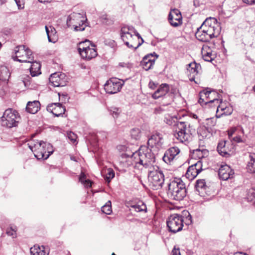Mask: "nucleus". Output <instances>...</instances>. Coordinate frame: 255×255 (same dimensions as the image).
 I'll use <instances>...</instances> for the list:
<instances>
[{"label":"nucleus","instance_id":"72a5a7b5","mask_svg":"<svg viewBox=\"0 0 255 255\" xmlns=\"http://www.w3.org/2000/svg\"><path fill=\"white\" fill-rule=\"evenodd\" d=\"M197 133L199 139L201 140L202 138L207 136L208 134H209V132L205 127H200L198 129Z\"/></svg>","mask_w":255,"mask_h":255},{"label":"nucleus","instance_id":"2eb2a0df","mask_svg":"<svg viewBox=\"0 0 255 255\" xmlns=\"http://www.w3.org/2000/svg\"><path fill=\"white\" fill-rule=\"evenodd\" d=\"M130 29L127 28L126 26L123 27L121 30V37L123 40L125 42V44L129 48L136 49L141 43L139 42L136 46H134L132 44H130L129 42L127 40H130L132 38V35L129 32Z\"/></svg>","mask_w":255,"mask_h":255},{"label":"nucleus","instance_id":"c85d7f7f","mask_svg":"<svg viewBox=\"0 0 255 255\" xmlns=\"http://www.w3.org/2000/svg\"><path fill=\"white\" fill-rule=\"evenodd\" d=\"M199 173L197 168L193 165H192L188 167L186 173V176L188 179H192L195 178Z\"/></svg>","mask_w":255,"mask_h":255},{"label":"nucleus","instance_id":"69168bd1","mask_svg":"<svg viewBox=\"0 0 255 255\" xmlns=\"http://www.w3.org/2000/svg\"><path fill=\"white\" fill-rule=\"evenodd\" d=\"M241 130L242 133L243 134L246 135L247 136V134H246L245 131V130H244V129H243V128H241Z\"/></svg>","mask_w":255,"mask_h":255},{"label":"nucleus","instance_id":"de8ad7c7","mask_svg":"<svg viewBox=\"0 0 255 255\" xmlns=\"http://www.w3.org/2000/svg\"><path fill=\"white\" fill-rule=\"evenodd\" d=\"M194 167L197 168L198 171L200 172L202 170V162L201 160H198L196 163L193 164Z\"/></svg>","mask_w":255,"mask_h":255},{"label":"nucleus","instance_id":"7ed1b4c3","mask_svg":"<svg viewBox=\"0 0 255 255\" xmlns=\"http://www.w3.org/2000/svg\"><path fill=\"white\" fill-rule=\"evenodd\" d=\"M123 158L128 157L131 161V164H139L145 168H149L155 161L154 154L151 149L146 146H141L137 151L132 152L131 154L125 153L122 154Z\"/></svg>","mask_w":255,"mask_h":255},{"label":"nucleus","instance_id":"f704fd0d","mask_svg":"<svg viewBox=\"0 0 255 255\" xmlns=\"http://www.w3.org/2000/svg\"><path fill=\"white\" fill-rule=\"evenodd\" d=\"M207 185L204 179H199L196 181L195 188L200 192L201 190L206 188Z\"/></svg>","mask_w":255,"mask_h":255},{"label":"nucleus","instance_id":"a878e982","mask_svg":"<svg viewBox=\"0 0 255 255\" xmlns=\"http://www.w3.org/2000/svg\"><path fill=\"white\" fill-rule=\"evenodd\" d=\"M40 105L38 101L28 102L26 107V111L29 113L34 114L39 110Z\"/></svg>","mask_w":255,"mask_h":255},{"label":"nucleus","instance_id":"f8f14e48","mask_svg":"<svg viewBox=\"0 0 255 255\" xmlns=\"http://www.w3.org/2000/svg\"><path fill=\"white\" fill-rule=\"evenodd\" d=\"M49 79L54 87H63L66 85L67 80L64 73L55 72L50 75Z\"/></svg>","mask_w":255,"mask_h":255},{"label":"nucleus","instance_id":"603ef678","mask_svg":"<svg viewBox=\"0 0 255 255\" xmlns=\"http://www.w3.org/2000/svg\"><path fill=\"white\" fill-rule=\"evenodd\" d=\"M59 99L63 102L65 103L66 101H67L68 100L69 98L67 95L62 94L61 95H60V94H59Z\"/></svg>","mask_w":255,"mask_h":255},{"label":"nucleus","instance_id":"ea45409f","mask_svg":"<svg viewBox=\"0 0 255 255\" xmlns=\"http://www.w3.org/2000/svg\"><path fill=\"white\" fill-rule=\"evenodd\" d=\"M233 111V109L232 107L231 106H228L225 111H222V113L220 115L217 114L216 116L217 118H219L223 115H225V116L230 115L232 114Z\"/></svg>","mask_w":255,"mask_h":255},{"label":"nucleus","instance_id":"79ce46f5","mask_svg":"<svg viewBox=\"0 0 255 255\" xmlns=\"http://www.w3.org/2000/svg\"><path fill=\"white\" fill-rule=\"evenodd\" d=\"M248 199L255 205V189H251L248 192Z\"/></svg>","mask_w":255,"mask_h":255},{"label":"nucleus","instance_id":"864d4df0","mask_svg":"<svg viewBox=\"0 0 255 255\" xmlns=\"http://www.w3.org/2000/svg\"><path fill=\"white\" fill-rule=\"evenodd\" d=\"M207 124L211 126H214L216 125V122L214 118H211L207 119Z\"/></svg>","mask_w":255,"mask_h":255},{"label":"nucleus","instance_id":"7c9ffc66","mask_svg":"<svg viewBox=\"0 0 255 255\" xmlns=\"http://www.w3.org/2000/svg\"><path fill=\"white\" fill-rule=\"evenodd\" d=\"M215 95L218 97V93L214 90H210L209 88H207L201 91L199 93V96L201 98L205 99H210V96Z\"/></svg>","mask_w":255,"mask_h":255},{"label":"nucleus","instance_id":"09e8293b","mask_svg":"<svg viewBox=\"0 0 255 255\" xmlns=\"http://www.w3.org/2000/svg\"><path fill=\"white\" fill-rule=\"evenodd\" d=\"M2 2H4L5 0H0ZM19 9H22L24 7V4L21 0H14Z\"/></svg>","mask_w":255,"mask_h":255},{"label":"nucleus","instance_id":"a18cd8bd","mask_svg":"<svg viewBox=\"0 0 255 255\" xmlns=\"http://www.w3.org/2000/svg\"><path fill=\"white\" fill-rule=\"evenodd\" d=\"M16 228L14 227H10L9 229H8L6 231V234L7 235L11 236L12 238H15L16 237Z\"/></svg>","mask_w":255,"mask_h":255},{"label":"nucleus","instance_id":"5fc2aeb1","mask_svg":"<svg viewBox=\"0 0 255 255\" xmlns=\"http://www.w3.org/2000/svg\"><path fill=\"white\" fill-rule=\"evenodd\" d=\"M243 1L249 5H253L255 4V0H243Z\"/></svg>","mask_w":255,"mask_h":255},{"label":"nucleus","instance_id":"c756f323","mask_svg":"<svg viewBox=\"0 0 255 255\" xmlns=\"http://www.w3.org/2000/svg\"><path fill=\"white\" fill-rule=\"evenodd\" d=\"M134 210L137 212L146 211V206L142 201H139L137 203L130 206V210Z\"/></svg>","mask_w":255,"mask_h":255},{"label":"nucleus","instance_id":"ddd939ff","mask_svg":"<svg viewBox=\"0 0 255 255\" xmlns=\"http://www.w3.org/2000/svg\"><path fill=\"white\" fill-rule=\"evenodd\" d=\"M163 143V139L159 133L152 135L147 141L148 147L151 149L155 148L156 150H158L162 147Z\"/></svg>","mask_w":255,"mask_h":255},{"label":"nucleus","instance_id":"5701e85b","mask_svg":"<svg viewBox=\"0 0 255 255\" xmlns=\"http://www.w3.org/2000/svg\"><path fill=\"white\" fill-rule=\"evenodd\" d=\"M188 66L187 70L189 72L190 80L193 81L194 80L195 76L198 73L199 70L200 69L201 66L200 64L195 62L189 64Z\"/></svg>","mask_w":255,"mask_h":255},{"label":"nucleus","instance_id":"338daca9","mask_svg":"<svg viewBox=\"0 0 255 255\" xmlns=\"http://www.w3.org/2000/svg\"><path fill=\"white\" fill-rule=\"evenodd\" d=\"M126 27L129 28L130 29L129 31L132 30V29L134 30V31L135 30L132 26H128V27Z\"/></svg>","mask_w":255,"mask_h":255},{"label":"nucleus","instance_id":"4d7b16f0","mask_svg":"<svg viewBox=\"0 0 255 255\" xmlns=\"http://www.w3.org/2000/svg\"><path fill=\"white\" fill-rule=\"evenodd\" d=\"M148 87L151 89H154L156 87V85L152 81H150L148 84Z\"/></svg>","mask_w":255,"mask_h":255},{"label":"nucleus","instance_id":"f03ea898","mask_svg":"<svg viewBox=\"0 0 255 255\" xmlns=\"http://www.w3.org/2000/svg\"><path fill=\"white\" fill-rule=\"evenodd\" d=\"M221 27L216 18H207L200 27L197 28L195 33L196 38L202 42H209L212 39L217 37L221 32Z\"/></svg>","mask_w":255,"mask_h":255},{"label":"nucleus","instance_id":"bf43d9fd","mask_svg":"<svg viewBox=\"0 0 255 255\" xmlns=\"http://www.w3.org/2000/svg\"><path fill=\"white\" fill-rule=\"evenodd\" d=\"M172 255H181L179 249L174 248L172 251Z\"/></svg>","mask_w":255,"mask_h":255},{"label":"nucleus","instance_id":"58836bf2","mask_svg":"<svg viewBox=\"0 0 255 255\" xmlns=\"http://www.w3.org/2000/svg\"><path fill=\"white\" fill-rule=\"evenodd\" d=\"M130 135L132 138L137 139L140 136V130L139 128H134L131 130Z\"/></svg>","mask_w":255,"mask_h":255},{"label":"nucleus","instance_id":"f257e3e1","mask_svg":"<svg viewBox=\"0 0 255 255\" xmlns=\"http://www.w3.org/2000/svg\"><path fill=\"white\" fill-rule=\"evenodd\" d=\"M164 121L173 127L174 137L182 143L188 142L192 139L195 129L187 122H180L176 116H165Z\"/></svg>","mask_w":255,"mask_h":255},{"label":"nucleus","instance_id":"412c9836","mask_svg":"<svg viewBox=\"0 0 255 255\" xmlns=\"http://www.w3.org/2000/svg\"><path fill=\"white\" fill-rule=\"evenodd\" d=\"M155 59L153 58V55L150 54L145 56L140 62V65L146 71L151 69L155 63Z\"/></svg>","mask_w":255,"mask_h":255},{"label":"nucleus","instance_id":"c03bdc74","mask_svg":"<svg viewBox=\"0 0 255 255\" xmlns=\"http://www.w3.org/2000/svg\"><path fill=\"white\" fill-rule=\"evenodd\" d=\"M206 152L207 151L205 149L200 150L199 149H197L196 150H194V153L197 155L199 159H201L205 156Z\"/></svg>","mask_w":255,"mask_h":255},{"label":"nucleus","instance_id":"4be33fe9","mask_svg":"<svg viewBox=\"0 0 255 255\" xmlns=\"http://www.w3.org/2000/svg\"><path fill=\"white\" fill-rule=\"evenodd\" d=\"M169 91V86L166 84H162L152 94V97L157 99L162 96L165 95Z\"/></svg>","mask_w":255,"mask_h":255},{"label":"nucleus","instance_id":"2f4dec72","mask_svg":"<svg viewBox=\"0 0 255 255\" xmlns=\"http://www.w3.org/2000/svg\"><path fill=\"white\" fill-rule=\"evenodd\" d=\"M10 76V73L8 68L5 66H1L0 68V80L5 81L8 80Z\"/></svg>","mask_w":255,"mask_h":255},{"label":"nucleus","instance_id":"f3484780","mask_svg":"<svg viewBox=\"0 0 255 255\" xmlns=\"http://www.w3.org/2000/svg\"><path fill=\"white\" fill-rule=\"evenodd\" d=\"M234 174V170L227 164L221 165L219 169V176L223 180H227L233 178Z\"/></svg>","mask_w":255,"mask_h":255},{"label":"nucleus","instance_id":"aec40b11","mask_svg":"<svg viewBox=\"0 0 255 255\" xmlns=\"http://www.w3.org/2000/svg\"><path fill=\"white\" fill-rule=\"evenodd\" d=\"M229 144H230V142L226 140H221L219 142L217 150L222 156L227 157L230 155L229 152L230 151V149L228 147Z\"/></svg>","mask_w":255,"mask_h":255},{"label":"nucleus","instance_id":"6e6d98bb","mask_svg":"<svg viewBox=\"0 0 255 255\" xmlns=\"http://www.w3.org/2000/svg\"><path fill=\"white\" fill-rule=\"evenodd\" d=\"M119 65L121 67H127L128 68H130L131 67V64L130 63H120Z\"/></svg>","mask_w":255,"mask_h":255},{"label":"nucleus","instance_id":"393cba45","mask_svg":"<svg viewBox=\"0 0 255 255\" xmlns=\"http://www.w3.org/2000/svg\"><path fill=\"white\" fill-rule=\"evenodd\" d=\"M46 34L49 42L55 43L57 38V32L54 27L52 26H45Z\"/></svg>","mask_w":255,"mask_h":255},{"label":"nucleus","instance_id":"423d86ee","mask_svg":"<svg viewBox=\"0 0 255 255\" xmlns=\"http://www.w3.org/2000/svg\"><path fill=\"white\" fill-rule=\"evenodd\" d=\"M86 20V17L83 14L73 12L68 16L67 25L69 27H73L75 31H83L86 26L84 23Z\"/></svg>","mask_w":255,"mask_h":255},{"label":"nucleus","instance_id":"bb28decb","mask_svg":"<svg viewBox=\"0 0 255 255\" xmlns=\"http://www.w3.org/2000/svg\"><path fill=\"white\" fill-rule=\"evenodd\" d=\"M30 63H31V66L29 69L30 74L31 75V76L32 77H34L41 74V65L40 63L36 61H34L33 57V60H31V62Z\"/></svg>","mask_w":255,"mask_h":255},{"label":"nucleus","instance_id":"e433bc0d","mask_svg":"<svg viewBox=\"0 0 255 255\" xmlns=\"http://www.w3.org/2000/svg\"><path fill=\"white\" fill-rule=\"evenodd\" d=\"M79 181L87 187H90L92 186L91 182L88 179H86V176L84 173L80 174Z\"/></svg>","mask_w":255,"mask_h":255},{"label":"nucleus","instance_id":"cd10ccee","mask_svg":"<svg viewBox=\"0 0 255 255\" xmlns=\"http://www.w3.org/2000/svg\"><path fill=\"white\" fill-rule=\"evenodd\" d=\"M248 171L252 173H255V153H250L249 155V161L247 166Z\"/></svg>","mask_w":255,"mask_h":255},{"label":"nucleus","instance_id":"4468645a","mask_svg":"<svg viewBox=\"0 0 255 255\" xmlns=\"http://www.w3.org/2000/svg\"><path fill=\"white\" fill-rule=\"evenodd\" d=\"M83 44H81L80 47L78 48V50L83 59L90 60L95 58L97 55V52L95 49L91 47L84 48L82 46Z\"/></svg>","mask_w":255,"mask_h":255},{"label":"nucleus","instance_id":"b1692460","mask_svg":"<svg viewBox=\"0 0 255 255\" xmlns=\"http://www.w3.org/2000/svg\"><path fill=\"white\" fill-rule=\"evenodd\" d=\"M201 53L203 59L206 61L211 62L215 57L212 54L211 49L208 46L203 47Z\"/></svg>","mask_w":255,"mask_h":255},{"label":"nucleus","instance_id":"9d476101","mask_svg":"<svg viewBox=\"0 0 255 255\" xmlns=\"http://www.w3.org/2000/svg\"><path fill=\"white\" fill-rule=\"evenodd\" d=\"M183 217L177 214L171 215L167 219L166 224L170 232L174 234L182 230Z\"/></svg>","mask_w":255,"mask_h":255},{"label":"nucleus","instance_id":"0e129e2a","mask_svg":"<svg viewBox=\"0 0 255 255\" xmlns=\"http://www.w3.org/2000/svg\"><path fill=\"white\" fill-rule=\"evenodd\" d=\"M39 2L45 3V2H49L51 1V0H38Z\"/></svg>","mask_w":255,"mask_h":255},{"label":"nucleus","instance_id":"8fccbe9b","mask_svg":"<svg viewBox=\"0 0 255 255\" xmlns=\"http://www.w3.org/2000/svg\"><path fill=\"white\" fill-rule=\"evenodd\" d=\"M83 44L82 46L84 48H87V47H90V41L89 40H85V41L81 42L79 43L78 47L80 48L81 44Z\"/></svg>","mask_w":255,"mask_h":255},{"label":"nucleus","instance_id":"49530a36","mask_svg":"<svg viewBox=\"0 0 255 255\" xmlns=\"http://www.w3.org/2000/svg\"><path fill=\"white\" fill-rule=\"evenodd\" d=\"M68 138L73 142L76 141L77 135L72 131H70L67 133Z\"/></svg>","mask_w":255,"mask_h":255},{"label":"nucleus","instance_id":"473e14b6","mask_svg":"<svg viewBox=\"0 0 255 255\" xmlns=\"http://www.w3.org/2000/svg\"><path fill=\"white\" fill-rule=\"evenodd\" d=\"M30 253L31 255H48L44 251V248H42L34 246L30 249Z\"/></svg>","mask_w":255,"mask_h":255},{"label":"nucleus","instance_id":"c9c22d12","mask_svg":"<svg viewBox=\"0 0 255 255\" xmlns=\"http://www.w3.org/2000/svg\"><path fill=\"white\" fill-rule=\"evenodd\" d=\"M102 211L107 215H110L112 213V205L110 201H108L106 204L102 207Z\"/></svg>","mask_w":255,"mask_h":255},{"label":"nucleus","instance_id":"a19ab883","mask_svg":"<svg viewBox=\"0 0 255 255\" xmlns=\"http://www.w3.org/2000/svg\"><path fill=\"white\" fill-rule=\"evenodd\" d=\"M111 114L114 118H117L121 114L122 110L117 107H111L110 110Z\"/></svg>","mask_w":255,"mask_h":255},{"label":"nucleus","instance_id":"20e7f679","mask_svg":"<svg viewBox=\"0 0 255 255\" xmlns=\"http://www.w3.org/2000/svg\"><path fill=\"white\" fill-rule=\"evenodd\" d=\"M28 145L31 151L34 152V156L38 159H46L53 152L51 144L43 141H30Z\"/></svg>","mask_w":255,"mask_h":255},{"label":"nucleus","instance_id":"37998d69","mask_svg":"<svg viewBox=\"0 0 255 255\" xmlns=\"http://www.w3.org/2000/svg\"><path fill=\"white\" fill-rule=\"evenodd\" d=\"M115 177V172L113 169H109L108 170V173L106 174L105 176V180L108 183H109L111 179Z\"/></svg>","mask_w":255,"mask_h":255},{"label":"nucleus","instance_id":"0eeeda50","mask_svg":"<svg viewBox=\"0 0 255 255\" xmlns=\"http://www.w3.org/2000/svg\"><path fill=\"white\" fill-rule=\"evenodd\" d=\"M15 55L12 56L14 61L19 62H31L33 55L31 51L24 45H18L14 49Z\"/></svg>","mask_w":255,"mask_h":255},{"label":"nucleus","instance_id":"dca6fc26","mask_svg":"<svg viewBox=\"0 0 255 255\" xmlns=\"http://www.w3.org/2000/svg\"><path fill=\"white\" fill-rule=\"evenodd\" d=\"M168 20L174 27L180 25L182 23V16L179 10L177 9H172L169 14Z\"/></svg>","mask_w":255,"mask_h":255},{"label":"nucleus","instance_id":"13d9d810","mask_svg":"<svg viewBox=\"0 0 255 255\" xmlns=\"http://www.w3.org/2000/svg\"><path fill=\"white\" fill-rule=\"evenodd\" d=\"M215 97H216L217 100L215 101V102H216L217 104H218L219 100L218 99L220 98L219 94H218V97H217V96L215 95H212V96H210V99H208V100H213Z\"/></svg>","mask_w":255,"mask_h":255},{"label":"nucleus","instance_id":"774afa93","mask_svg":"<svg viewBox=\"0 0 255 255\" xmlns=\"http://www.w3.org/2000/svg\"><path fill=\"white\" fill-rule=\"evenodd\" d=\"M253 90L255 92V85L253 87Z\"/></svg>","mask_w":255,"mask_h":255},{"label":"nucleus","instance_id":"6e6552de","mask_svg":"<svg viewBox=\"0 0 255 255\" xmlns=\"http://www.w3.org/2000/svg\"><path fill=\"white\" fill-rule=\"evenodd\" d=\"M156 169L149 171L148 173V180L150 186L153 190L160 189L164 183V176L162 171L156 167Z\"/></svg>","mask_w":255,"mask_h":255},{"label":"nucleus","instance_id":"3c124183","mask_svg":"<svg viewBox=\"0 0 255 255\" xmlns=\"http://www.w3.org/2000/svg\"><path fill=\"white\" fill-rule=\"evenodd\" d=\"M227 107L228 106L225 105V104H221V105L218 106L217 109V113H218L220 111L222 112L223 111H225Z\"/></svg>","mask_w":255,"mask_h":255},{"label":"nucleus","instance_id":"e2e57ef3","mask_svg":"<svg viewBox=\"0 0 255 255\" xmlns=\"http://www.w3.org/2000/svg\"><path fill=\"white\" fill-rule=\"evenodd\" d=\"M134 32H135V35L137 37L138 39H139V38L141 39V43L142 44V43L143 42V39L141 37L140 34L137 32H136V30H135Z\"/></svg>","mask_w":255,"mask_h":255},{"label":"nucleus","instance_id":"1a4fd4ad","mask_svg":"<svg viewBox=\"0 0 255 255\" xmlns=\"http://www.w3.org/2000/svg\"><path fill=\"white\" fill-rule=\"evenodd\" d=\"M19 118L18 113L12 109L6 110L1 118V124L3 127L11 128L17 126Z\"/></svg>","mask_w":255,"mask_h":255},{"label":"nucleus","instance_id":"6ab92c4d","mask_svg":"<svg viewBox=\"0 0 255 255\" xmlns=\"http://www.w3.org/2000/svg\"><path fill=\"white\" fill-rule=\"evenodd\" d=\"M180 149L177 147H172L168 149L163 156V160L166 163H170L179 153Z\"/></svg>","mask_w":255,"mask_h":255},{"label":"nucleus","instance_id":"4c0bfd02","mask_svg":"<svg viewBox=\"0 0 255 255\" xmlns=\"http://www.w3.org/2000/svg\"><path fill=\"white\" fill-rule=\"evenodd\" d=\"M217 100L216 97H215L213 100H209L208 99H205L204 98H199V99L198 100V103L202 106H203L204 105H210L211 104H212L213 103H215V101Z\"/></svg>","mask_w":255,"mask_h":255},{"label":"nucleus","instance_id":"a211bd4d","mask_svg":"<svg viewBox=\"0 0 255 255\" xmlns=\"http://www.w3.org/2000/svg\"><path fill=\"white\" fill-rule=\"evenodd\" d=\"M47 110L52 113L55 117L62 116L65 111V108L63 107L60 103H52L47 106Z\"/></svg>","mask_w":255,"mask_h":255},{"label":"nucleus","instance_id":"39448f33","mask_svg":"<svg viewBox=\"0 0 255 255\" xmlns=\"http://www.w3.org/2000/svg\"><path fill=\"white\" fill-rule=\"evenodd\" d=\"M167 195L173 200L180 201L186 196L184 182L180 178H175L168 184Z\"/></svg>","mask_w":255,"mask_h":255},{"label":"nucleus","instance_id":"9b49d317","mask_svg":"<svg viewBox=\"0 0 255 255\" xmlns=\"http://www.w3.org/2000/svg\"><path fill=\"white\" fill-rule=\"evenodd\" d=\"M123 85V82L117 78H112L105 84L106 92L110 94H114L119 92Z\"/></svg>","mask_w":255,"mask_h":255},{"label":"nucleus","instance_id":"680f3d73","mask_svg":"<svg viewBox=\"0 0 255 255\" xmlns=\"http://www.w3.org/2000/svg\"><path fill=\"white\" fill-rule=\"evenodd\" d=\"M233 140L237 142H242L243 141L240 136H236L234 137Z\"/></svg>","mask_w":255,"mask_h":255},{"label":"nucleus","instance_id":"052dcab7","mask_svg":"<svg viewBox=\"0 0 255 255\" xmlns=\"http://www.w3.org/2000/svg\"><path fill=\"white\" fill-rule=\"evenodd\" d=\"M191 215L188 213V216L186 217V219L187 220V223H186L188 225L191 224L192 223V220H191Z\"/></svg>","mask_w":255,"mask_h":255}]
</instances>
